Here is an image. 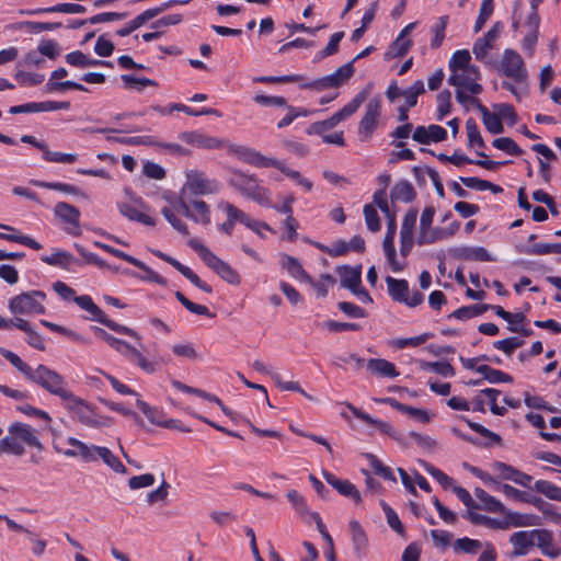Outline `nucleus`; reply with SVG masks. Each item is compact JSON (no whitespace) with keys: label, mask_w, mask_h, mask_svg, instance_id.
Returning a JSON list of instances; mask_svg holds the SVG:
<instances>
[{"label":"nucleus","mask_w":561,"mask_h":561,"mask_svg":"<svg viewBox=\"0 0 561 561\" xmlns=\"http://www.w3.org/2000/svg\"><path fill=\"white\" fill-rule=\"evenodd\" d=\"M25 446L42 449L36 431L28 424L15 422L8 428V435L0 440V454L22 456Z\"/></svg>","instance_id":"f257e3e1"},{"label":"nucleus","mask_w":561,"mask_h":561,"mask_svg":"<svg viewBox=\"0 0 561 561\" xmlns=\"http://www.w3.org/2000/svg\"><path fill=\"white\" fill-rule=\"evenodd\" d=\"M471 471L484 484L493 489L502 485L501 480H508L524 488H529L533 481L531 476L501 461L491 463L490 471H483L478 468H472Z\"/></svg>","instance_id":"f03ea898"},{"label":"nucleus","mask_w":561,"mask_h":561,"mask_svg":"<svg viewBox=\"0 0 561 561\" xmlns=\"http://www.w3.org/2000/svg\"><path fill=\"white\" fill-rule=\"evenodd\" d=\"M188 245L198 254L204 264L230 285L241 284L240 274L227 262L219 259L209 248L197 239H191Z\"/></svg>","instance_id":"7ed1b4c3"},{"label":"nucleus","mask_w":561,"mask_h":561,"mask_svg":"<svg viewBox=\"0 0 561 561\" xmlns=\"http://www.w3.org/2000/svg\"><path fill=\"white\" fill-rule=\"evenodd\" d=\"M93 330L96 336L106 342L117 353L123 355L131 364L139 367L142 371L153 374L157 370V364L149 360L137 347L130 345L128 342L114 337L99 327H95Z\"/></svg>","instance_id":"20e7f679"},{"label":"nucleus","mask_w":561,"mask_h":561,"mask_svg":"<svg viewBox=\"0 0 561 561\" xmlns=\"http://www.w3.org/2000/svg\"><path fill=\"white\" fill-rule=\"evenodd\" d=\"M65 409L81 424L100 428L108 426L111 419L95 413L93 408L82 398L70 391L62 400Z\"/></svg>","instance_id":"39448f33"},{"label":"nucleus","mask_w":561,"mask_h":561,"mask_svg":"<svg viewBox=\"0 0 561 561\" xmlns=\"http://www.w3.org/2000/svg\"><path fill=\"white\" fill-rule=\"evenodd\" d=\"M28 380L60 400L71 391L62 375L43 364H38L34 368Z\"/></svg>","instance_id":"423d86ee"},{"label":"nucleus","mask_w":561,"mask_h":561,"mask_svg":"<svg viewBox=\"0 0 561 561\" xmlns=\"http://www.w3.org/2000/svg\"><path fill=\"white\" fill-rule=\"evenodd\" d=\"M230 184L236 187L244 197L250 198L262 206H272V193L267 187L262 186L259 181L241 172H234Z\"/></svg>","instance_id":"0eeeda50"},{"label":"nucleus","mask_w":561,"mask_h":561,"mask_svg":"<svg viewBox=\"0 0 561 561\" xmlns=\"http://www.w3.org/2000/svg\"><path fill=\"white\" fill-rule=\"evenodd\" d=\"M75 302L83 310H85L90 314V319L93 321H98L104 325H106L108 329L121 333L128 335L137 341L138 345L142 347L141 344V336L131 328H128L126 325H122L106 317L104 311L98 307L92 298L88 295L82 296H76Z\"/></svg>","instance_id":"6e6552de"},{"label":"nucleus","mask_w":561,"mask_h":561,"mask_svg":"<svg viewBox=\"0 0 561 561\" xmlns=\"http://www.w3.org/2000/svg\"><path fill=\"white\" fill-rule=\"evenodd\" d=\"M367 91L359 92L350 103L333 114L328 119L311 124L307 133L309 135H323L327 130L333 129L336 125L351 117L367 99Z\"/></svg>","instance_id":"1a4fd4ad"},{"label":"nucleus","mask_w":561,"mask_h":561,"mask_svg":"<svg viewBox=\"0 0 561 561\" xmlns=\"http://www.w3.org/2000/svg\"><path fill=\"white\" fill-rule=\"evenodd\" d=\"M46 294L41 290H31L12 297L9 300V310L12 314L36 316L45 313L44 301Z\"/></svg>","instance_id":"9d476101"},{"label":"nucleus","mask_w":561,"mask_h":561,"mask_svg":"<svg viewBox=\"0 0 561 561\" xmlns=\"http://www.w3.org/2000/svg\"><path fill=\"white\" fill-rule=\"evenodd\" d=\"M220 191V184L209 179L203 171L188 170L185 172V183L182 193L188 192L192 195H213Z\"/></svg>","instance_id":"9b49d317"},{"label":"nucleus","mask_w":561,"mask_h":561,"mask_svg":"<svg viewBox=\"0 0 561 561\" xmlns=\"http://www.w3.org/2000/svg\"><path fill=\"white\" fill-rule=\"evenodd\" d=\"M494 67L499 72L516 82H524L527 80L528 73L525 62L522 56L514 49H505L500 62L495 64Z\"/></svg>","instance_id":"f8f14e48"},{"label":"nucleus","mask_w":561,"mask_h":561,"mask_svg":"<svg viewBox=\"0 0 561 561\" xmlns=\"http://www.w3.org/2000/svg\"><path fill=\"white\" fill-rule=\"evenodd\" d=\"M354 75L353 61L341 66L334 73L301 84L304 89H311L318 92L336 89L346 82Z\"/></svg>","instance_id":"ddd939ff"},{"label":"nucleus","mask_w":561,"mask_h":561,"mask_svg":"<svg viewBox=\"0 0 561 561\" xmlns=\"http://www.w3.org/2000/svg\"><path fill=\"white\" fill-rule=\"evenodd\" d=\"M174 208L179 209L182 215L195 224L208 226L211 221L210 208L203 199H194L191 203H187L183 197H179L174 201Z\"/></svg>","instance_id":"4468645a"},{"label":"nucleus","mask_w":561,"mask_h":561,"mask_svg":"<svg viewBox=\"0 0 561 561\" xmlns=\"http://www.w3.org/2000/svg\"><path fill=\"white\" fill-rule=\"evenodd\" d=\"M481 78L478 67H470L453 71L448 78V83L457 89H466L471 94H480L482 85L479 83Z\"/></svg>","instance_id":"2eb2a0df"},{"label":"nucleus","mask_w":561,"mask_h":561,"mask_svg":"<svg viewBox=\"0 0 561 561\" xmlns=\"http://www.w3.org/2000/svg\"><path fill=\"white\" fill-rule=\"evenodd\" d=\"M228 151L239 156L244 162L257 168H276L279 170L283 163L275 158L265 157L254 149L243 146H236L230 142L228 146Z\"/></svg>","instance_id":"dca6fc26"},{"label":"nucleus","mask_w":561,"mask_h":561,"mask_svg":"<svg viewBox=\"0 0 561 561\" xmlns=\"http://www.w3.org/2000/svg\"><path fill=\"white\" fill-rule=\"evenodd\" d=\"M503 23L495 22L493 26L480 38H478L472 47V53L477 60L490 64L488 55L495 47L497 39L503 31Z\"/></svg>","instance_id":"f3484780"},{"label":"nucleus","mask_w":561,"mask_h":561,"mask_svg":"<svg viewBox=\"0 0 561 561\" xmlns=\"http://www.w3.org/2000/svg\"><path fill=\"white\" fill-rule=\"evenodd\" d=\"M179 138L187 145L201 149H227L229 141L209 136L205 133L193 130L183 131L179 135Z\"/></svg>","instance_id":"a211bd4d"},{"label":"nucleus","mask_w":561,"mask_h":561,"mask_svg":"<svg viewBox=\"0 0 561 561\" xmlns=\"http://www.w3.org/2000/svg\"><path fill=\"white\" fill-rule=\"evenodd\" d=\"M388 217V227L387 233L383 238L382 248L390 265V268L394 273H399L404 270L407 266L405 262H400L397 260L396 249H394V237L397 231V222L394 214L387 216Z\"/></svg>","instance_id":"6ab92c4d"},{"label":"nucleus","mask_w":561,"mask_h":561,"mask_svg":"<svg viewBox=\"0 0 561 561\" xmlns=\"http://www.w3.org/2000/svg\"><path fill=\"white\" fill-rule=\"evenodd\" d=\"M381 114V101L371 99L365 110V115L359 122L358 133L362 140H367L377 127L378 118Z\"/></svg>","instance_id":"aec40b11"},{"label":"nucleus","mask_w":561,"mask_h":561,"mask_svg":"<svg viewBox=\"0 0 561 561\" xmlns=\"http://www.w3.org/2000/svg\"><path fill=\"white\" fill-rule=\"evenodd\" d=\"M417 210L410 209L402 220L400 230V253L407 257L414 244V227L416 224Z\"/></svg>","instance_id":"412c9836"},{"label":"nucleus","mask_w":561,"mask_h":561,"mask_svg":"<svg viewBox=\"0 0 561 561\" xmlns=\"http://www.w3.org/2000/svg\"><path fill=\"white\" fill-rule=\"evenodd\" d=\"M54 213L65 224L69 225L67 229L70 233H79L80 211L77 207L68 203L60 202L55 205Z\"/></svg>","instance_id":"4be33fe9"},{"label":"nucleus","mask_w":561,"mask_h":561,"mask_svg":"<svg viewBox=\"0 0 561 561\" xmlns=\"http://www.w3.org/2000/svg\"><path fill=\"white\" fill-rule=\"evenodd\" d=\"M535 547L548 558L557 559L561 556V548L554 542L553 534L548 529H536Z\"/></svg>","instance_id":"5701e85b"},{"label":"nucleus","mask_w":561,"mask_h":561,"mask_svg":"<svg viewBox=\"0 0 561 561\" xmlns=\"http://www.w3.org/2000/svg\"><path fill=\"white\" fill-rule=\"evenodd\" d=\"M540 19L536 11H533L527 19L526 27L527 32L522 42V48L524 51L531 57L535 53L536 44L539 34Z\"/></svg>","instance_id":"b1692460"},{"label":"nucleus","mask_w":561,"mask_h":561,"mask_svg":"<svg viewBox=\"0 0 561 561\" xmlns=\"http://www.w3.org/2000/svg\"><path fill=\"white\" fill-rule=\"evenodd\" d=\"M67 444L73 447L61 453L68 458H81L85 462H94L95 445H88L75 437H68Z\"/></svg>","instance_id":"393cba45"},{"label":"nucleus","mask_w":561,"mask_h":561,"mask_svg":"<svg viewBox=\"0 0 561 561\" xmlns=\"http://www.w3.org/2000/svg\"><path fill=\"white\" fill-rule=\"evenodd\" d=\"M535 540L536 529L517 531L510 538L515 556H526L535 547Z\"/></svg>","instance_id":"a878e982"},{"label":"nucleus","mask_w":561,"mask_h":561,"mask_svg":"<svg viewBox=\"0 0 561 561\" xmlns=\"http://www.w3.org/2000/svg\"><path fill=\"white\" fill-rule=\"evenodd\" d=\"M323 478L341 495L352 499L354 502H360V494L357 488L348 480H341L329 471H323Z\"/></svg>","instance_id":"bb28decb"},{"label":"nucleus","mask_w":561,"mask_h":561,"mask_svg":"<svg viewBox=\"0 0 561 561\" xmlns=\"http://www.w3.org/2000/svg\"><path fill=\"white\" fill-rule=\"evenodd\" d=\"M352 535V543L356 558L362 559L366 556L368 550V538L358 522L352 520L350 523Z\"/></svg>","instance_id":"cd10ccee"},{"label":"nucleus","mask_w":561,"mask_h":561,"mask_svg":"<svg viewBox=\"0 0 561 561\" xmlns=\"http://www.w3.org/2000/svg\"><path fill=\"white\" fill-rule=\"evenodd\" d=\"M337 273L341 277V285L350 290H355L362 283V271L359 267L340 266Z\"/></svg>","instance_id":"c85d7f7f"},{"label":"nucleus","mask_w":561,"mask_h":561,"mask_svg":"<svg viewBox=\"0 0 561 561\" xmlns=\"http://www.w3.org/2000/svg\"><path fill=\"white\" fill-rule=\"evenodd\" d=\"M380 402L391 405L392 408L397 409L398 411H400L404 414H408L410 417L414 419L415 421H419L421 423L430 422V419H431L430 414L425 410L402 404L394 398H385V399H381Z\"/></svg>","instance_id":"c756f323"},{"label":"nucleus","mask_w":561,"mask_h":561,"mask_svg":"<svg viewBox=\"0 0 561 561\" xmlns=\"http://www.w3.org/2000/svg\"><path fill=\"white\" fill-rule=\"evenodd\" d=\"M68 71L65 68H58L55 71H53L51 77L49 81L47 82V88L49 91H64L67 89H75L79 91H87V88L83 87L80 83L73 82V81H64V82H56L55 80L62 79L67 77Z\"/></svg>","instance_id":"7c9ffc66"},{"label":"nucleus","mask_w":561,"mask_h":561,"mask_svg":"<svg viewBox=\"0 0 561 561\" xmlns=\"http://www.w3.org/2000/svg\"><path fill=\"white\" fill-rule=\"evenodd\" d=\"M119 213L128 218L129 220L138 221L146 226H154L156 220L149 216L148 214L144 213L140 208H138L135 205H130L127 203H121L118 204Z\"/></svg>","instance_id":"2f4dec72"},{"label":"nucleus","mask_w":561,"mask_h":561,"mask_svg":"<svg viewBox=\"0 0 561 561\" xmlns=\"http://www.w3.org/2000/svg\"><path fill=\"white\" fill-rule=\"evenodd\" d=\"M167 263L171 264L174 268H176L184 277H186L192 284H194L199 289L204 290L205 293L210 294L213 291V288L202 280L197 274H195L190 267L183 265L181 262L175 260L172 256H168Z\"/></svg>","instance_id":"473e14b6"},{"label":"nucleus","mask_w":561,"mask_h":561,"mask_svg":"<svg viewBox=\"0 0 561 561\" xmlns=\"http://www.w3.org/2000/svg\"><path fill=\"white\" fill-rule=\"evenodd\" d=\"M367 368L370 373L381 377L394 378L399 376L396 366L391 362L382 358L369 359L367 362Z\"/></svg>","instance_id":"72a5a7b5"},{"label":"nucleus","mask_w":561,"mask_h":561,"mask_svg":"<svg viewBox=\"0 0 561 561\" xmlns=\"http://www.w3.org/2000/svg\"><path fill=\"white\" fill-rule=\"evenodd\" d=\"M102 459L103 462L117 473H125L126 468L122 461L107 448L96 446L94 450V462Z\"/></svg>","instance_id":"f704fd0d"},{"label":"nucleus","mask_w":561,"mask_h":561,"mask_svg":"<svg viewBox=\"0 0 561 561\" xmlns=\"http://www.w3.org/2000/svg\"><path fill=\"white\" fill-rule=\"evenodd\" d=\"M416 196L413 185L409 181H399L392 187L390 197L392 202L410 203Z\"/></svg>","instance_id":"c9c22d12"},{"label":"nucleus","mask_w":561,"mask_h":561,"mask_svg":"<svg viewBox=\"0 0 561 561\" xmlns=\"http://www.w3.org/2000/svg\"><path fill=\"white\" fill-rule=\"evenodd\" d=\"M478 110L481 112L482 122L485 128L493 135L503 133V124L500 116L494 112H490L484 105L478 103Z\"/></svg>","instance_id":"e433bc0d"},{"label":"nucleus","mask_w":561,"mask_h":561,"mask_svg":"<svg viewBox=\"0 0 561 561\" xmlns=\"http://www.w3.org/2000/svg\"><path fill=\"white\" fill-rule=\"evenodd\" d=\"M388 291L391 298L396 301L403 302L409 294V284L405 279H397L391 276L386 278Z\"/></svg>","instance_id":"4c0bfd02"},{"label":"nucleus","mask_w":561,"mask_h":561,"mask_svg":"<svg viewBox=\"0 0 561 561\" xmlns=\"http://www.w3.org/2000/svg\"><path fill=\"white\" fill-rule=\"evenodd\" d=\"M172 353L180 358H185L187 360L196 362L202 359L201 353L197 351L196 346L192 342H180L175 343L171 347Z\"/></svg>","instance_id":"58836bf2"},{"label":"nucleus","mask_w":561,"mask_h":561,"mask_svg":"<svg viewBox=\"0 0 561 561\" xmlns=\"http://www.w3.org/2000/svg\"><path fill=\"white\" fill-rule=\"evenodd\" d=\"M286 496L291 503L293 507L302 518H305L307 522L312 520L311 514L314 513L310 512L306 499L298 491L289 490Z\"/></svg>","instance_id":"ea45409f"},{"label":"nucleus","mask_w":561,"mask_h":561,"mask_svg":"<svg viewBox=\"0 0 561 561\" xmlns=\"http://www.w3.org/2000/svg\"><path fill=\"white\" fill-rule=\"evenodd\" d=\"M176 213H181L179 209L174 208V202H172L171 207H164L161 210V214L167 219V221L181 234L188 236L190 230L187 225L176 215Z\"/></svg>","instance_id":"a19ab883"},{"label":"nucleus","mask_w":561,"mask_h":561,"mask_svg":"<svg viewBox=\"0 0 561 561\" xmlns=\"http://www.w3.org/2000/svg\"><path fill=\"white\" fill-rule=\"evenodd\" d=\"M283 266L294 278L305 283H311V277L306 273L297 259L289 255L284 256Z\"/></svg>","instance_id":"79ce46f5"},{"label":"nucleus","mask_w":561,"mask_h":561,"mask_svg":"<svg viewBox=\"0 0 561 561\" xmlns=\"http://www.w3.org/2000/svg\"><path fill=\"white\" fill-rule=\"evenodd\" d=\"M444 239H447V230L445 228L431 227L427 229H420L416 242L419 245H426Z\"/></svg>","instance_id":"37998d69"},{"label":"nucleus","mask_w":561,"mask_h":561,"mask_svg":"<svg viewBox=\"0 0 561 561\" xmlns=\"http://www.w3.org/2000/svg\"><path fill=\"white\" fill-rule=\"evenodd\" d=\"M85 8L81 4L77 3H58L50 8L37 9L34 11H30V14H38V13H67V14H79L84 13Z\"/></svg>","instance_id":"c03bdc74"},{"label":"nucleus","mask_w":561,"mask_h":561,"mask_svg":"<svg viewBox=\"0 0 561 561\" xmlns=\"http://www.w3.org/2000/svg\"><path fill=\"white\" fill-rule=\"evenodd\" d=\"M413 42L410 38L398 36L385 54L386 59L401 58L410 50Z\"/></svg>","instance_id":"a18cd8bd"},{"label":"nucleus","mask_w":561,"mask_h":561,"mask_svg":"<svg viewBox=\"0 0 561 561\" xmlns=\"http://www.w3.org/2000/svg\"><path fill=\"white\" fill-rule=\"evenodd\" d=\"M534 490L550 500L561 502V488L548 480H537L534 484Z\"/></svg>","instance_id":"49530a36"},{"label":"nucleus","mask_w":561,"mask_h":561,"mask_svg":"<svg viewBox=\"0 0 561 561\" xmlns=\"http://www.w3.org/2000/svg\"><path fill=\"white\" fill-rule=\"evenodd\" d=\"M508 526L513 527H531L541 524L540 518L531 514L512 513L508 514Z\"/></svg>","instance_id":"de8ad7c7"},{"label":"nucleus","mask_w":561,"mask_h":561,"mask_svg":"<svg viewBox=\"0 0 561 561\" xmlns=\"http://www.w3.org/2000/svg\"><path fill=\"white\" fill-rule=\"evenodd\" d=\"M0 354L10 362L12 366H14L23 376L28 380L34 368L24 363L16 354L13 352L0 348Z\"/></svg>","instance_id":"09e8293b"},{"label":"nucleus","mask_w":561,"mask_h":561,"mask_svg":"<svg viewBox=\"0 0 561 561\" xmlns=\"http://www.w3.org/2000/svg\"><path fill=\"white\" fill-rule=\"evenodd\" d=\"M448 67H449L450 72L460 70V69L474 67L471 64V55H470L469 50L461 49V50H457L456 53H454V55L451 56V58L449 60Z\"/></svg>","instance_id":"8fccbe9b"},{"label":"nucleus","mask_w":561,"mask_h":561,"mask_svg":"<svg viewBox=\"0 0 561 561\" xmlns=\"http://www.w3.org/2000/svg\"><path fill=\"white\" fill-rule=\"evenodd\" d=\"M420 368L422 370H432L444 377H454L455 369L448 362H420Z\"/></svg>","instance_id":"3c124183"},{"label":"nucleus","mask_w":561,"mask_h":561,"mask_svg":"<svg viewBox=\"0 0 561 561\" xmlns=\"http://www.w3.org/2000/svg\"><path fill=\"white\" fill-rule=\"evenodd\" d=\"M218 208L224 210L227 214V218L233 221L234 224L239 221L245 225L247 220L250 217L248 214H245L244 211H242L241 209L226 201H220L218 203Z\"/></svg>","instance_id":"603ef678"},{"label":"nucleus","mask_w":561,"mask_h":561,"mask_svg":"<svg viewBox=\"0 0 561 561\" xmlns=\"http://www.w3.org/2000/svg\"><path fill=\"white\" fill-rule=\"evenodd\" d=\"M489 309L488 305H471L465 306L451 313L450 317H454L458 320H468L474 317L481 316L484 311Z\"/></svg>","instance_id":"864d4df0"},{"label":"nucleus","mask_w":561,"mask_h":561,"mask_svg":"<svg viewBox=\"0 0 561 561\" xmlns=\"http://www.w3.org/2000/svg\"><path fill=\"white\" fill-rule=\"evenodd\" d=\"M41 323L48 328L49 330L54 331V332H57V333H60V334H64L66 335L67 337H69L70 340H72L73 342H77V343H81V344H90V340L84 337L83 335L72 331V330H69L65 327H61V325H58L56 323H53V322H49V321H46V320H42Z\"/></svg>","instance_id":"5fc2aeb1"},{"label":"nucleus","mask_w":561,"mask_h":561,"mask_svg":"<svg viewBox=\"0 0 561 561\" xmlns=\"http://www.w3.org/2000/svg\"><path fill=\"white\" fill-rule=\"evenodd\" d=\"M41 260L48 265L68 267V265L72 263L73 257L66 251L57 250L50 255H43Z\"/></svg>","instance_id":"6e6d98bb"},{"label":"nucleus","mask_w":561,"mask_h":561,"mask_svg":"<svg viewBox=\"0 0 561 561\" xmlns=\"http://www.w3.org/2000/svg\"><path fill=\"white\" fill-rule=\"evenodd\" d=\"M43 159L47 162H53V163L72 164L78 160V154L51 151L47 147L43 154Z\"/></svg>","instance_id":"4d7b16f0"},{"label":"nucleus","mask_w":561,"mask_h":561,"mask_svg":"<svg viewBox=\"0 0 561 561\" xmlns=\"http://www.w3.org/2000/svg\"><path fill=\"white\" fill-rule=\"evenodd\" d=\"M481 547H482V545L479 540L471 539L468 537L457 539L453 543V548H454L455 552H457V553L462 552V553L474 554L480 550Z\"/></svg>","instance_id":"13d9d810"},{"label":"nucleus","mask_w":561,"mask_h":561,"mask_svg":"<svg viewBox=\"0 0 561 561\" xmlns=\"http://www.w3.org/2000/svg\"><path fill=\"white\" fill-rule=\"evenodd\" d=\"M126 89L142 91L147 87H157V82L148 78H138L133 75H123L121 77Z\"/></svg>","instance_id":"bf43d9fd"},{"label":"nucleus","mask_w":561,"mask_h":561,"mask_svg":"<svg viewBox=\"0 0 561 561\" xmlns=\"http://www.w3.org/2000/svg\"><path fill=\"white\" fill-rule=\"evenodd\" d=\"M476 496L483 503L484 508L493 513H502L504 505L482 489H476Z\"/></svg>","instance_id":"052dcab7"},{"label":"nucleus","mask_w":561,"mask_h":561,"mask_svg":"<svg viewBox=\"0 0 561 561\" xmlns=\"http://www.w3.org/2000/svg\"><path fill=\"white\" fill-rule=\"evenodd\" d=\"M466 130L468 136V145L470 147L484 148V140L474 119L469 118L466 122Z\"/></svg>","instance_id":"680f3d73"},{"label":"nucleus","mask_w":561,"mask_h":561,"mask_svg":"<svg viewBox=\"0 0 561 561\" xmlns=\"http://www.w3.org/2000/svg\"><path fill=\"white\" fill-rule=\"evenodd\" d=\"M139 410L147 416V419L158 426L163 425L164 420H162V413L157 408L150 407L147 402L142 401L140 398H137L136 401Z\"/></svg>","instance_id":"e2e57ef3"},{"label":"nucleus","mask_w":561,"mask_h":561,"mask_svg":"<svg viewBox=\"0 0 561 561\" xmlns=\"http://www.w3.org/2000/svg\"><path fill=\"white\" fill-rule=\"evenodd\" d=\"M424 91V82L422 80L415 81L410 88L403 90L402 96L405 99L408 108L416 105L417 96L423 94Z\"/></svg>","instance_id":"0e129e2a"},{"label":"nucleus","mask_w":561,"mask_h":561,"mask_svg":"<svg viewBox=\"0 0 561 561\" xmlns=\"http://www.w3.org/2000/svg\"><path fill=\"white\" fill-rule=\"evenodd\" d=\"M493 1L494 0H483L482 1L479 15H478L477 21L473 26L474 33L480 32L483 28L486 21L491 18L493 10H494Z\"/></svg>","instance_id":"69168bd1"},{"label":"nucleus","mask_w":561,"mask_h":561,"mask_svg":"<svg viewBox=\"0 0 561 561\" xmlns=\"http://www.w3.org/2000/svg\"><path fill=\"white\" fill-rule=\"evenodd\" d=\"M451 111V93L443 90L437 94V119L442 121Z\"/></svg>","instance_id":"338daca9"},{"label":"nucleus","mask_w":561,"mask_h":561,"mask_svg":"<svg viewBox=\"0 0 561 561\" xmlns=\"http://www.w3.org/2000/svg\"><path fill=\"white\" fill-rule=\"evenodd\" d=\"M492 145L496 149L505 151L508 154L520 156L523 153V150L519 148V146L508 137L496 138L493 140Z\"/></svg>","instance_id":"774afa93"}]
</instances>
